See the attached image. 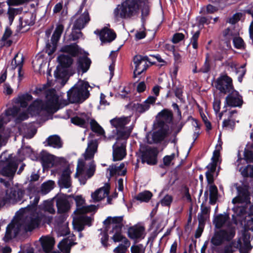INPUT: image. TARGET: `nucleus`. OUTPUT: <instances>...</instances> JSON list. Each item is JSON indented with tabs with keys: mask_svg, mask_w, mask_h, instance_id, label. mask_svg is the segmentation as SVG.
<instances>
[{
	"mask_svg": "<svg viewBox=\"0 0 253 253\" xmlns=\"http://www.w3.org/2000/svg\"><path fill=\"white\" fill-rule=\"evenodd\" d=\"M89 83L80 80L67 92V100L71 104H81L89 98Z\"/></svg>",
	"mask_w": 253,
	"mask_h": 253,
	"instance_id": "obj_1",
	"label": "nucleus"
},
{
	"mask_svg": "<svg viewBox=\"0 0 253 253\" xmlns=\"http://www.w3.org/2000/svg\"><path fill=\"white\" fill-rule=\"evenodd\" d=\"M139 9L137 0H126L114 9V17L116 19L129 18L134 15Z\"/></svg>",
	"mask_w": 253,
	"mask_h": 253,
	"instance_id": "obj_2",
	"label": "nucleus"
},
{
	"mask_svg": "<svg viewBox=\"0 0 253 253\" xmlns=\"http://www.w3.org/2000/svg\"><path fill=\"white\" fill-rule=\"evenodd\" d=\"M58 65L54 72L55 77L57 79L62 80L61 84L64 85L68 79V70L73 63L74 60L69 55L62 54L57 57Z\"/></svg>",
	"mask_w": 253,
	"mask_h": 253,
	"instance_id": "obj_3",
	"label": "nucleus"
},
{
	"mask_svg": "<svg viewBox=\"0 0 253 253\" xmlns=\"http://www.w3.org/2000/svg\"><path fill=\"white\" fill-rule=\"evenodd\" d=\"M139 152L140 153L139 157L142 164L146 163L149 166H155L157 164L159 153L157 147L140 145Z\"/></svg>",
	"mask_w": 253,
	"mask_h": 253,
	"instance_id": "obj_4",
	"label": "nucleus"
},
{
	"mask_svg": "<svg viewBox=\"0 0 253 253\" xmlns=\"http://www.w3.org/2000/svg\"><path fill=\"white\" fill-rule=\"evenodd\" d=\"M236 231L234 228L231 227L227 229H220L214 232L211 242L215 246L222 245L224 241H230L234 237Z\"/></svg>",
	"mask_w": 253,
	"mask_h": 253,
	"instance_id": "obj_5",
	"label": "nucleus"
},
{
	"mask_svg": "<svg viewBox=\"0 0 253 253\" xmlns=\"http://www.w3.org/2000/svg\"><path fill=\"white\" fill-rule=\"evenodd\" d=\"M133 61L135 65L133 75L134 78H136L137 76L140 75L148 69L149 65L147 64V62H149L150 65L156 64L155 62L151 61L149 57L146 55H136L134 56Z\"/></svg>",
	"mask_w": 253,
	"mask_h": 253,
	"instance_id": "obj_6",
	"label": "nucleus"
},
{
	"mask_svg": "<svg viewBox=\"0 0 253 253\" xmlns=\"http://www.w3.org/2000/svg\"><path fill=\"white\" fill-rule=\"evenodd\" d=\"M215 87L220 93L226 94L234 89L233 81L227 74L221 75L215 82Z\"/></svg>",
	"mask_w": 253,
	"mask_h": 253,
	"instance_id": "obj_7",
	"label": "nucleus"
},
{
	"mask_svg": "<svg viewBox=\"0 0 253 253\" xmlns=\"http://www.w3.org/2000/svg\"><path fill=\"white\" fill-rule=\"evenodd\" d=\"M224 101V108L227 106L231 107H241L243 103L242 96L235 89L228 92Z\"/></svg>",
	"mask_w": 253,
	"mask_h": 253,
	"instance_id": "obj_8",
	"label": "nucleus"
},
{
	"mask_svg": "<svg viewBox=\"0 0 253 253\" xmlns=\"http://www.w3.org/2000/svg\"><path fill=\"white\" fill-rule=\"evenodd\" d=\"M249 188V186L246 184L237 186L238 196L233 199V203H250V194Z\"/></svg>",
	"mask_w": 253,
	"mask_h": 253,
	"instance_id": "obj_9",
	"label": "nucleus"
},
{
	"mask_svg": "<svg viewBox=\"0 0 253 253\" xmlns=\"http://www.w3.org/2000/svg\"><path fill=\"white\" fill-rule=\"evenodd\" d=\"M156 117L158 119L157 125L159 127H165L166 124L170 125L173 123V114L169 109H163L158 113Z\"/></svg>",
	"mask_w": 253,
	"mask_h": 253,
	"instance_id": "obj_10",
	"label": "nucleus"
},
{
	"mask_svg": "<svg viewBox=\"0 0 253 253\" xmlns=\"http://www.w3.org/2000/svg\"><path fill=\"white\" fill-rule=\"evenodd\" d=\"M72 196L66 194H61L56 200L57 212L59 213H65L70 210L71 206L68 201Z\"/></svg>",
	"mask_w": 253,
	"mask_h": 253,
	"instance_id": "obj_11",
	"label": "nucleus"
},
{
	"mask_svg": "<svg viewBox=\"0 0 253 253\" xmlns=\"http://www.w3.org/2000/svg\"><path fill=\"white\" fill-rule=\"evenodd\" d=\"M94 33L98 35L102 43L111 42L115 40L117 35L114 30L104 27L101 30L94 31Z\"/></svg>",
	"mask_w": 253,
	"mask_h": 253,
	"instance_id": "obj_12",
	"label": "nucleus"
},
{
	"mask_svg": "<svg viewBox=\"0 0 253 253\" xmlns=\"http://www.w3.org/2000/svg\"><path fill=\"white\" fill-rule=\"evenodd\" d=\"M93 219L86 215H79L74 218L73 225L74 228L78 232H81L84 229V226H90Z\"/></svg>",
	"mask_w": 253,
	"mask_h": 253,
	"instance_id": "obj_13",
	"label": "nucleus"
},
{
	"mask_svg": "<svg viewBox=\"0 0 253 253\" xmlns=\"http://www.w3.org/2000/svg\"><path fill=\"white\" fill-rule=\"evenodd\" d=\"M18 168V164L13 161L8 162L0 170V174L13 179Z\"/></svg>",
	"mask_w": 253,
	"mask_h": 253,
	"instance_id": "obj_14",
	"label": "nucleus"
},
{
	"mask_svg": "<svg viewBox=\"0 0 253 253\" xmlns=\"http://www.w3.org/2000/svg\"><path fill=\"white\" fill-rule=\"evenodd\" d=\"M126 142L124 141L120 144L118 143L117 145H113V161H121L126 156Z\"/></svg>",
	"mask_w": 253,
	"mask_h": 253,
	"instance_id": "obj_15",
	"label": "nucleus"
},
{
	"mask_svg": "<svg viewBox=\"0 0 253 253\" xmlns=\"http://www.w3.org/2000/svg\"><path fill=\"white\" fill-rule=\"evenodd\" d=\"M90 21L89 13L87 10L81 14L80 17L77 18L73 25L72 30H81L85 27V25Z\"/></svg>",
	"mask_w": 253,
	"mask_h": 253,
	"instance_id": "obj_16",
	"label": "nucleus"
},
{
	"mask_svg": "<svg viewBox=\"0 0 253 253\" xmlns=\"http://www.w3.org/2000/svg\"><path fill=\"white\" fill-rule=\"evenodd\" d=\"M110 185L109 183H106L105 186L100 188L91 194V197L95 202H99L110 193Z\"/></svg>",
	"mask_w": 253,
	"mask_h": 253,
	"instance_id": "obj_17",
	"label": "nucleus"
},
{
	"mask_svg": "<svg viewBox=\"0 0 253 253\" xmlns=\"http://www.w3.org/2000/svg\"><path fill=\"white\" fill-rule=\"evenodd\" d=\"M81 49L77 43H73L69 45H63L60 51L69 54L71 57H75L81 53Z\"/></svg>",
	"mask_w": 253,
	"mask_h": 253,
	"instance_id": "obj_18",
	"label": "nucleus"
},
{
	"mask_svg": "<svg viewBox=\"0 0 253 253\" xmlns=\"http://www.w3.org/2000/svg\"><path fill=\"white\" fill-rule=\"evenodd\" d=\"M71 171L69 168H66L62 172L58 184L60 188H69L71 186Z\"/></svg>",
	"mask_w": 253,
	"mask_h": 253,
	"instance_id": "obj_19",
	"label": "nucleus"
},
{
	"mask_svg": "<svg viewBox=\"0 0 253 253\" xmlns=\"http://www.w3.org/2000/svg\"><path fill=\"white\" fill-rule=\"evenodd\" d=\"M40 241L43 251L45 253H50L55 244L54 238L47 236H42L40 238Z\"/></svg>",
	"mask_w": 253,
	"mask_h": 253,
	"instance_id": "obj_20",
	"label": "nucleus"
},
{
	"mask_svg": "<svg viewBox=\"0 0 253 253\" xmlns=\"http://www.w3.org/2000/svg\"><path fill=\"white\" fill-rule=\"evenodd\" d=\"M40 160L44 168H50L54 165V156L42 151L41 153Z\"/></svg>",
	"mask_w": 253,
	"mask_h": 253,
	"instance_id": "obj_21",
	"label": "nucleus"
},
{
	"mask_svg": "<svg viewBox=\"0 0 253 253\" xmlns=\"http://www.w3.org/2000/svg\"><path fill=\"white\" fill-rule=\"evenodd\" d=\"M24 194L23 190L20 189L17 190L14 187H10L6 190V196L9 200L21 201Z\"/></svg>",
	"mask_w": 253,
	"mask_h": 253,
	"instance_id": "obj_22",
	"label": "nucleus"
},
{
	"mask_svg": "<svg viewBox=\"0 0 253 253\" xmlns=\"http://www.w3.org/2000/svg\"><path fill=\"white\" fill-rule=\"evenodd\" d=\"M91 61L86 56H80L77 59V68L81 70L83 73H86L90 68Z\"/></svg>",
	"mask_w": 253,
	"mask_h": 253,
	"instance_id": "obj_23",
	"label": "nucleus"
},
{
	"mask_svg": "<svg viewBox=\"0 0 253 253\" xmlns=\"http://www.w3.org/2000/svg\"><path fill=\"white\" fill-rule=\"evenodd\" d=\"M97 142L96 140H92L88 143L87 148L84 154V158L85 160H88L94 157V154L97 149Z\"/></svg>",
	"mask_w": 253,
	"mask_h": 253,
	"instance_id": "obj_24",
	"label": "nucleus"
},
{
	"mask_svg": "<svg viewBox=\"0 0 253 253\" xmlns=\"http://www.w3.org/2000/svg\"><path fill=\"white\" fill-rule=\"evenodd\" d=\"M166 127H160L152 134V139L155 143H158L162 142L167 136L169 130V126L166 125Z\"/></svg>",
	"mask_w": 253,
	"mask_h": 253,
	"instance_id": "obj_25",
	"label": "nucleus"
},
{
	"mask_svg": "<svg viewBox=\"0 0 253 253\" xmlns=\"http://www.w3.org/2000/svg\"><path fill=\"white\" fill-rule=\"evenodd\" d=\"M144 230V227L143 226L130 227L128 229V236L131 239H139L142 236Z\"/></svg>",
	"mask_w": 253,
	"mask_h": 253,
	"instance_id": "obj_26",
	"label": "nucleus"
},
{
	"mask_svg": "<svg viewBox=\"0 0 253 253\" xmlns=\"http://www.w3.org/2000/svg\"><path fill=\"white\" fill-rule=\"evenodd\" d=\"M19 26L20 29L27 26H32L35 24V17L33 13L28 12L19 18Z\"/></svg>",
	"mask_w": 253,
	"mask_h": 253,
	"instance_id": "obj_27",
	"label": "nucleus"
},
{
	"mask_svg": "<svg viewBox=\"0 0 253 253\" xmlns=\"http://www.w3.org/2000/svg\"><path fill=\"white\" fill-rule=\"evenodd\" d=\"M82 115L84 116V118H82L78 116H75L71 118V123L75 125L85 128L88 126V122L90 118L85 113H83Z\"/></svg>",
	"mask_w": 253,
	"mask_h": 253,
	"instance_id": "obj_28",
	"label": "nucleus"
},
{
	"mask_svg": "<svg viewBox=\"0 0 253 253\" xmlns=\"http://www.w3.org/2000/svg\"><path fill=\"white\" fill-rule=\"evenodd\" d=\"M125 164L122 163L119 166L116 165L110 166L108 169L110 171L109 177H113L115 175L124 176L126 174V170H122L124 168Z\"/></svg>",
	"mask_w": 253,
	"mask_h": 253,
	"instance_id": "obj_29",
	"label": "nucleus"
},
{
	"mask_svg": "<svg viewBox=\"0 0 253 253\" xmlns=\"http://www.w3.org/2000/svg\"><path fill=\"white\" fill-rule=\"evenodd\" d=\"M18 153L23 156L29 157L32 160L37 161L38 160V156L33 149L29 146L22 147L21 149H19Z\"/></svg>",
	"mask_w": 253,
	"mask_h": 253,
	"instance_id": "obj_30",
	"label": "nucleus"
},
{
	"mask_svg": "<svg viewBox=\"0 0 253 253\" xmlns=\"http://www.w3.org/2000/svg\"><path fill=\"white\" fill-rule=\"evenodd\" d=\"M47 145L54 148L59 149L62 147L63 142L58 135H52L48 137L46 140Z\"/></svg>",
	"mask_w": 253,
	"mask_h": 253,
	"instance_id": "obj_31",
	"label": "nucleus"
},
{
	"mask_svg": "<svg viewBox=\"0 0 253 253\" xmlns=\"http://www.w3.org/2000/svg\"><path fill=\"white\" fill-rule=\"evenodd\" d=\"M201 212L198 214V222L200 223L206 222L207 218H209L211 211V207L204 205V202L201 205Z\"/></svg>",
	"mask_w": 253,
	"mask_h": 253,
	"instance_id": "obj_32",
	"label": "nucleus"
},
{
	"mask_svg": "<svg viewBox=\"0 0 253 253\" xmlns=\"http://www.w3.org/2000/svg\"><path fill=\"white\" fill-rule=\"evenodd\" d=\"M111 125L116 128V130L121 128H126L125 126L128 123L127 117H116L110 121Z\"/></svg>",
	"mask_w": 253,
	"mask_h": 253,
	"instance_id": "obj_33",
	"label": "nucleus"
},
{
	"mask_svg": "<svg viewBox=\"0 0 253 253\" xmlns=\"http://www.w3.org/2000/svg\"><path fill=\"white\" fill-rule=\"evenodd\" d=\"M229 218V215L228 213L219 214L214 217L213 223L216 228L220 229Z\"/></svg>",
	"mask_w": 253,
	"mask_h": 253,
	"instance_id": "obj_34",
	"label": "nucleus"
},
{
	"mask_svg": "<svg viewBox=\"0 0 253 253\" xmlns=\"http://www.w3.org/2000/svg\"><path fill=\"white\" fill-rule=\"evenodd\" d=\"M129 106L132 111L140 114L144 113L150 109L149 105H146L144 102L143 103H130Z\"/></svg>",
	"mask_w": 253,
	"mask_h": 253,
	"instance_id": "obj_35",
	"label": "nucleus"
},
{
	"mask_svg": "<svg viewBox=\"0 0 253 253\" xmlns=\"http://www.w3.org/2000/svg\"><path fill=\"white\" fill-rule=\"evenodd\" d=\"M173 90L175 96L178 98L181 102H184V100L183 98V93L184 86L180 83L177 84L176 82H174L172 80Z\"/></svg>",
	"mask_w": 253,
	"mask_h": 253,
	"instance_id": "obj_36",
	"label": "nucleus"
},
{
	"mask_svg": "<svg viewBox=\"0 0 253 253\" xmlns=\"http://www.w3.org/2000/svg\"><path fill=\"white\" fill-rule=\"evenodd\" d=\"M118 229H115V230L112 229L109 231V234L114 233L113 236L111 237V239L115 243L120 242L123 240L125 236L122 234V228H121V226H119Z\"/></svg>",
	"mask_w": 253,
	"mask_h": 253,
	"instance_id": "obj_37",
	"label": "nucleus"
},
{
	"mask_svg": "<svg viewBox=\"0 0 253 253\" xmlns=\"http://www.w3.org/2000/svg\"><path fill=\"white\" fill-rule=\"evenodd\" d=\"M131 132V129L121 128L116 130L117 140H124L126 141Z\"/></svg>",
	"mask_w": 253,
	"mask_h": 253,
	"instance_id": "obj_38",
	"label": "nucleus"
},
{
	"mask_svg": "<svg viewBox=\"0 0 253 253\" xmlns=\"http://www.w3.org/2000/svg\"><path fill=\"white\" fill-rule=\"evenodd\" d=\"M15 225L16 222L13 220H12L10 223L7 225L5 235L3 239L5 242H8L13 238L12 231L15 228Z\"/></svg>",
	"mask_w": 253,
	"mask_h": 253,
	"instance_id": "obj_39",
	"label": "nucleus"
},
{
	"mask_svg": "<svg viewBox=\"0 0 253 253\" xmlns=\"http://www.w3.org/2000/svg\"><path fill=\"white\" fill-rule=\"evenodd\" d=\"M40 220L38 218H30V220H28L24 224V229L26 231H32L39 224Z\"/></svg>",
	"mask_w": 253,
	"mask_h": 253,
	"instance_id": "obj_40",
	"label": "nucleus"
},
{
	"mask_svg": "<svg viewBox=\"0 0 253 253\" xmlns=\"http://www.w3.org/2000/svg\"><path fill=\"white\" fill-rule=\"evenodd\" d=\"M90 126L91 130L98 135H104L105 134V131L103 128L94 119L90 120Z\"/></svg>",
	"mask_w": 253,
	"mask_h": 253,
	"instance_id": "obj_41",
	"label": "nucleus"
},
{
	"mask_svg": "<svg viewBox=\"0 0 253 253\" xmlns=\"http://www.w3.org/2000/svg\"><path fill=\"white\" fill-rule=\"evenodd\" d=\"M55 185V182L53 180H48L43 182L41 187V192L42 195H45L48 193L52 190Z\"/></svg>",
	"mask_w": 253,
	"mask_h": 253,
	"instance_id": "obj_42",
	"label": "nucleus"
},
{
	"mask_svg": "<svg viewBox=\"0 0 253 253\" xmlns=\"http://www.w3.org/2000/svg\"><path fill=\"white\" fill-rule=\"evenodd\" d=\"M44 102L40 99H37L29 106V110L40 112L43 111Z\"/></svg>",
	"mask_w": 253,
	"mask_h": 253,
	"instance_id": "obj_43",
	"label": "nucleus"
},
{
	"mask_svg": "<svg viewBox=\"0 0 253 253\" xmlns=\"http://www.w3.org/2000/svg\"><path fill=\"white\" fill-rule=\"evenodd\" d=\"M212 19V17L210 15H202V16H199L196 18L197 26L199 27L203 28L205 24H210Z\"/></svg>",
	"mask_w": 253,
	"mask_h": 253,
	"instance_id": "obj_44",
	"label": "nucleus"
},
{
	"mask_svg": "<svg viewBox=\"0 0 253 253\" xmlns=\"http://www.w3.org/2000/svg\"><path fill=\"white\" fill-rule=\"evenodd\" d=\"M153 196L152 193L148 190L140 192L135 197V199L141 202H148Z\"/></svg>",
	"mask_w": 253,
	"mask_h": 253,
	"instance_id": "obj_45",
	"label": "nucleus"
},
{
	"mask_svg": "<svg viewBox=\"0 0 253 253\" xmlns=\"http://www.w3.org/2000/svg\"><path fill=\"white\" fill-rule=\"evenodd\" d=\"M46 101L55 104V105H58V97L56 94L55 90L49 89L47 91L46 93Z\"/></svg>",
	"mask_w": 253,
	"mask_h": 253,
	"instance_id": "obj_46",
	"label": "nucleus"
},
{
	"mask_svg": "<svg viewBox=\"0 0 253 253\" xmlns=\"http://www.w3.org/2000/svg\"><path fill=\"white\" fill-rule=\"evenodd\" d=\"M218 10V8L211 4H208L205 7H202L200 11V13L202 15H209L213 14Z\"/></svg>",
	"mask_w": 253,
	"mask_h": 253,
	"instance_id": "obj_47",
	"label": "nucleus"
},
{
	"mask_svg": "<svg viewBox=\"0 0 253 253\" xmlns=\"http://www.w3.org/2000/svg\"><path fill=\"white\" fill-rule=\"evenodd\" d=\"M33 99L32 96L29 93H25L18 97V102L20 104L22 107H27L28 103V102Z\"/></svg>",
	"mask_w": 253,
	"mask_h": 253,
	"instance_id": "obj_48",
	"label": "nucleus"
},
{
	"mask_svg": "<svg viewBox=\"0 0 253 253\" xmlns=\"http://www.w3.org/2000/svg\"><path fill=\"white\" fill-rule=\"evenodd\" d=\"M69 239L65 238L62 240L58 245L59 249L64 253H70V247L68 245Z\"/></svg>",
	"mask_w": 253,
	"mask_h": 253,
	"instance_id": "obj_49",
	"label": "nucleus"
},
{
	"mask_svg": "<svg viewBox=\"0 0 253 253\" xmlns=\"http://www.w3.org/2000/svg\"><path fill=\"white\" fill-rule=\"evenodd\" d=\"M58 109V105H55V104L49 103L46 101L44 102L43 111L47 112L48 113L54 114Z\"/></svg>",
	"mask_w": 253,
	"mask_h": 253,
	"instance_id": "obj_50",
	"label": "nucleus"
},
{
	"mask_svg": "<svg viewBox=\"0 0 253 253\" xmlns=\"http://www.w3.org/2000/svg\"><path fill=\"white\" fill-rule=\"evenodd\" d=\"M241 174L245 178H253V165H248L241 171Z\"/></svg>",
	"mask_w": 253,
	"mask_h": 253,
	"instance_id": "obj_51",
	"label": "nucleus"
},
{
	"mask_svg": "<svg viewBox=\"0 0 253 253\" xmlns=\"http://www.w3.org/2000/svg\"><path fill=\"white\" fill-rule=\"evenodd\" d=\"M123 217L122 216H115L112 217V229L113 230H115V229H118L117 228L120 226H121V228L123 227Z\"/></svg>",
	"mask_w": 253,
	"mask_h": 253,
	"instance_id": "obj_52",
	"label": "nucleus"
},
{
	"mask_svg": "<svg viewBox=\"0 0 253 253\" xmlns=\"http://www.w3.org/2000/svg\"><path fill=\"white\" fill-rule=\"evenodd\" d=\"M109 231L104 230L100 234V235L101 236V237L100 238L101 243L102 246L106 248L109 246V244L108 243V241L109 240Z\"/></svg>",
	"mask_w": 253,
	"mask_h": 253,
	"instance_id": "obj_53",
	"label": "nucleus"
},
{
	"mask_svg": "<svg viewBox=\"0 0 253 253\" xmlns=\"http://www.w3.org/2000/svg\"><path fill=\"white\" fill-rule=\"evenodd\" d=\"M211 70V65L209 61V56L207 54L205 62L203 66L198 70V72L203 73H207Z\"/></svg>",
	"mask_w": 253,
	"mask_h": 253,
	"instance_id": "obj_54",
	"label": "nucleus"
},
{
	"mask_svg": "<svg viewBox=\"0 0 253 253\" xmlns=\"http://www.w3.org/2000/svg\"><path fill=\"white\" fill-rule=\"evenodd\" d=\"M236 126L235 121L234 119L228 118L224 119L222 122L223 127H229L232 130H234Z\"/></svg>",
	"mask_w": 253,
	"mask_h": 253,
	"instance_id": "obj_55",
	"label": "nucleus"
},
{
	"mask_svg": "<svg viewBox=\"0 0 253 253\" xmlns=\"http://www.w3.org/2000/svg\"><path fill=\"white\" fill-rule=\"evenodd\" d=\"M200 35V31L198 30L191 37V43L194 49H197L198 47V40Z\"/></svg>",
	"mask_w": 253,
	"mask_h": 253,
	"instance_id": "obj_56",
	"label": "nucleus"
},
{
	"mask_svg": "<svg viewBox=\"0 0 253 253\" xmlns=\"http://www.w3.org/2000/svg\"><path fill=\"white\" fill-rule=\"evenodd\" d=\"M19 111V109L17 107L14 106L12 108H9L5 110L4 114L6 117L12 116L16 117Z\"/></svg>",
	"mask_w": 253,
	"mask_h": 253,
	"instance_id": "obj_57",
	"label": "nucleus"
},
{
	"mask_svg": "<svg viewBox=\"0 0 253 253\" xmlns=\"http://www.w3.org/2000/svg\"><path fill=\"white\" fill-rule=\"evenodd\" d=\"M96 170V166L94 164V161H92L89 163V168L86 170L85 174L87 178H91L94 174Z\"/></svg>",
	"mask_w": 253,
	"mask_h": 253,
	"instance_id": "obj_58",
	"label": "nucleus"
},
{
	"mask_svg": "<svg viewBox=\"0 0 253 253\" xmlns=\"http://www.w3.org/2000/svg\"><path fill=\"white\" fill-rule=\"evenodd\" d=\"M233 43L234 47L237 49H241L244 47L245 45L244 40L240 37L234 38Z\"/></svg>",
	"mask_w": 253,
	"mask_h": 253,
	"instance_id": "obj_59",
	"label": "nucleus"
},
{
	"mask_svg": "<svg viewBox=\"0 0 253 253\" xmlns=\"http://www.w3.org/2000/svg\"><path fill=\"white\" fill-rule=\"evenodd\" d=\"M245 228L246 230L253 231V214H249L248 218H246Z\"/></svg>",
	"mask_w": 253,
	"mask_h": 253,
	"instance_id": "obj_60",
	"label": "nucleus"
},
{
	"mask_svg": "<svg viewBox=\"0 0 253 253\" xmlns=\"http://www.w3.org/2000/svg\"><path fill=\"white\" fill-rule=\"evenodd\" d=\"M185 38V35L181 33H175L172 38L171 42L174 44H176L183 40Z\"/></svg>",
	"mask_w": 253,
	"mask_h": 253,
	"instance_id": "obj_61",
	"label": "nucleus"
},
{
	"mask_svg": "<svg viewBox=\"0 0 253 253\" xmlns=\"http://www.w3.org/2000/svg\"><path fill=\"white\" fill-rule=\"evenodd\" d=\"M70 195L72 196L71 198L74 199L75 201L77 208L81 207L85 203V200L82 195L74 196L73 194Z\"/></svg>",
	"mask_w": 253,
	"mask_h": 253,
	"instance_id": "obj_62",
	"label": "nucleus"
},
{
	"mask_svg": "<svg viewBox=\"0 0 253 253\" xmlns=\"http://www.w3.org/2000/svg\"><path fill=\"white\" fill-rule=\"evenodd\" d=\"M172 197L168 194L166 195L162 200L161 204L163 206H169L172 202Z\"/></svg>",
	"mask_w": 253,
	"mask_h": 253,
	"instance_id": "obj_63",
	"label": "nucleus"
},
{
	"mask_svg": "<svg viewBox=\"0 0 253 253\" xmlns=\"http://www.w3.org/2000/svg\"><path fill=\"white\" fill-rule=\"evenodd\" d=\"M245 160L247 163L253 162V151L249 150H245L244 153Z\"/></svg>",
	"mask_w": 253,
	"mask_h": 253,
	"instance_id": "obj_64",
	"label": "nucleus"
}]
</instances>
